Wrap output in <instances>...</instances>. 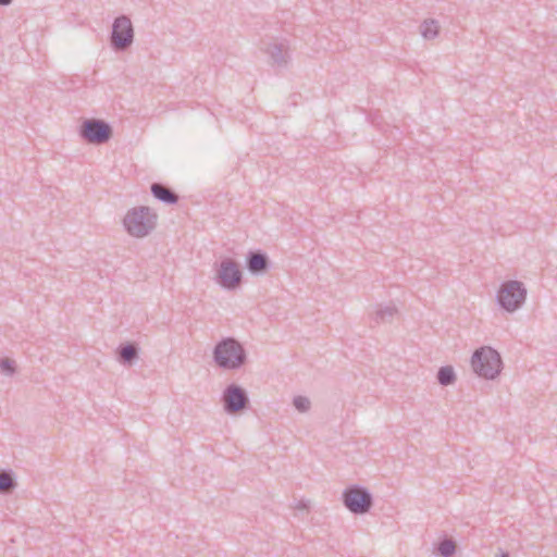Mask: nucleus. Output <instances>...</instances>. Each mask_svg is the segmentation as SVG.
Instances as JSON below:
<instances>
[{
    "label": "nucleus",
    "mask_w": 557,
    "mask_h": 557,
    "mask_svg": "<svg viewBox=\"0 0 557 557\" xmlns=\"http://www.w3.org/2000/svg\"><path fill=\"white\" fill-rule=\"evenodd\" d=\"M222 400L224 410L228 414L243 411L249 405L247 392L234 383L226 386L223 392Z\"/></svg>",
    "instance_id": "obj_9"
},
{
    "label": "nucleus",
    "mask_w": 557,
    "mask_h": 557,
    "mask_svg": "<svg viewBox=\"0 0 557 557\" xmlns=\"http://www.w3.org/2000/svg\"><path fill=\"white\" fill-rule=\"evenodd\" d=\"M437 382L443 386L453 385L456 382V373L451 366L441 367L436 374Z\"/></svg>",
    "instance_id": "obj_16"
},
{
    "label": "nucleus",
    "mask_w": 557,
    "mask_h": 557,
    "mask_svg": "<svg viewBox=\"0 0 557 557\" xmlns=\"http://www.w3.org/2000/svg\"><path fill=\"white\" fill-rule=\"evenodd\" d=\"M503 361L497 350L483 346L474 350L471 367L475 374L486 380H494L502 370Z\"/></svg>",
    "instance_id": "obj_3"
},
{
    "label": "nucleus",
    "mask_w": 557,
    "mask_h": 557,
    "mask_svg": "<svg viewBox=\"0 0 557 557\" xmlns=\"http://www.w3.org/2000/svg\"><path fill=\"white\" fill-rule=\"evenodd\" d=\"M117 361L124 366H132L139 358V347L136 343H123L116 349Z\"/></svg>",
    "instance_id": "obj_12"
},
{
    "label": "nucleus",
    "mask_w": 557,
    "mask_h": 557,
    "mask_svg": "<svg viewBox=\"0 0 557 557\" xmlns=\"http://www.w3.org/2000/svg\"><path fill=\"white\" fill-rule=\"evenodd\" d=\"M215 282L226 290H235L243 282L239 264L232 258L221 260L215 272Z\"/></svg>",
    "instance_id": "obj_6"
},
{
    "label": "nucleus",
    "mask_w": 557,
    "mask_h": 557,
    "mask_svg": "<svg viewBox=\"0 0 557 557\" xmlns=\"http://www.w3.org/2000/svg\"><path fill=\"white\" fill-rule=\"evenodd\" d=\"M398 310L394 305L379 306L372 315V320L376 323H389L397 315Z\"/></svg>",
    "instance_id": "obj_14"
},
{
    "label": "nucleus",
    "mask_w": 557,
    "mask_h": 557,
    "mask_svg": "<svg viewBox=\"0 0 557 557\" xmlns=\"http://www.w3.org/2000/svg\"><path fill=\"white\" fill-rule=\"evenodd\" d=\"M495 557H510L509 554L503 549H498Z\"/></svg>",
    "instance_id": "obj_22"
},
{
    "label": "nucleus",
    "mask_w": 557,
    "mask_h": 557,
    "mask_svg": "<svg viewBox=\"0 0 557 557\" xmlns=\"http://www.w3.org/2000/svg\"><path fill=\"white\" fill-rule=\"evenodd\" d=\"M212 356L215 364L224 370H237L247 361L246 349L234 337H224L219 341Z\"/></svg>",
    "instance_id": "obj_1"
},
{
    "label": "nucleus",
    "mask_w": 557,
    "mask_h": 557,
    "mask_svg": "<svg viewBox=\"0 0 557 557\" xmlns=\"http://www.w3.org/2000/svg\"><path fill=\"white\" fill-rule=\"evenodd\" d=\"M110 41L115 51H124L133 44L134 28L127 15H120L113 21Z\"/></svg>",
    "instance_id": "obj_7"
},
{
    "label": "nucleus",
    "mask_w": 557,
    "mask_h": 557,
    "mask_svg": "<svg viewBox=\"0 0 557 557\" xmlns=\"http://www.w3.org/2000/svg\"><path fill=\"white\" fill-rule=\"evenodd\" d=\"M16 483L11 471L0 470V493H7L15 487Z\"/></svg>",
    "instance_id": "obj_18"
},
{
    "label": "nucleus",
    "mask_w": 557,
    "mask_h": 557,
    "mask_svg": "<svg viewBox=\"0 0 557 557\" xmlns=\"http://www.w3.org/2000/svg\"><path fill=\"white\" fill-rule=\"evenodd\" d=\"M272 60V63L277 66H285L289 60L288 46L285 41L270 42L264 49Z\"/></svg>",
    "instance_id": "obj_11"
},
{
    "label": "nucleus",
    "mask_w": 557,
    "mask_h": 557,
    "mask_svg": "<svg viewBox=\"0 0 557 557\" xmlns=\"http://www.w3.org/2000/svg\"><path fill=\"white\" fill-rule=\"evenodd\" d=\"M152 196L166 205H175L178 201V195L162 183H152L150 186Z\"/></svg>",
    "instance_id": "obj_13"
},
{
    "label": "nucleus",
    "mask_w": 557,
    "mask_h": 557,
    "mask_svg": "<svg viewBox=\"0 0 557 557\" xmlns=\"http://www.w3.org/2000/svg\"><path fill=\"white\" fill-rule=\"evenodd\" d=\"M296 509L298 510H308L309 509V502L301 499L297 503Z\"/></svg>",
    "instance_id": "obj_21"
},
{
    "label": "nucleus",
    "mask_w": 557,
    "mask_h": 557,
    "mask_svg": "<svg viewBox=\"0 0 557 557\" xmlns=\"http://www.w3.org/2000/svg\"><path fill=\"white\" fill-rule=\"evenodd\" d=\"M157 219L158 215L149 207L140 206L126 213L123 224L129 235L141 238L154 230Z\"/></svg>",
    "instance_id": "obj_2"
},
{
    "label": "nucleus",
    "mask_w": 557,
    "mask_h": 557,
    "mask_svg": "<svg viewBox=\"0 0 557 557\" xmlns=\"http://www.w3.org/2000/svg\"><path fill=\"white\" fill-rule=\"evenodd\" d=\"M293 405L299 412H307L311 407V401L308 397L299 395L294 397Z\"/></svg>",
    "instance_id": "obj_19"
},
{
    "label": "nucleus",
    "mask_w": 557,
    "mask_h": 557,
    "mask_svg": "<svg viewBox=\"0 0 557 557\" xmlns=\"http://www.w3.org/2000/svg\"><path fill=\"white\" fill-rule=\"evenodd\" d=\"M457 545L453 539L444 537L436 547L441 557H454Z\"/></svg>",
    "instance_id": "obj_17"
},
{
    "label": "nucleus",
    "mask_w": 557,
    "mask_h": 557,
    "mask_svg": "<svg viewBox=\"0 0 557 557\" xmlns=\"http://www.w3.org/2000/svg\"><path fill=\"white\" fill-rule=\"evenodd\" d=\"M420 34L425 40H432L440 34V23L434 18H426L420 25Z\"/></svg>",
    "instance_id": "obj_15"
},
{
    "label": "nucleus",
    "mask_w": 557,
    "mask_h": 557,
    "mask_svg": "<svg viewBox=\"0 0 557 557\" xmlns=\"http://www.w3.org/2000/svg\"><path fill=\"white\" fill-rule=\"evenodd\" d=\"M246 267L251 274L260 275L269 270L270 259L261 250H250L246 256Z\"/></svg>",
    "instance_id": "obj_10"
},
{
    "label": "nucleus",
    "mask_w": 557,
    "mask_h": 557,
    "mask_svg": "<svg viewBox=\"0 0 557 557\" xmlns=\"http://www.w3.org/2000/svg\"><path fill=\"white\" fill-rule=\"evenodd\" d=\"M12 3V0H0V7H7Z\"/></svg>",
    "instance_id": "obj_23"
},
{
    "label": "nucleus",
    "mask_w": 557,
    "mask_h": 557,
    "mask_svg": "<svg viewBox=\"0 0 557 557\" xmlns=\"http://www.w3.org/2000/svg\"><path fill=\"white\" fill-rule=\"evenodd\" d=\"M79 136L89 144H104L112 137V127L103 120L87 119L79 127Z\"/></svg>",
    "instance_id": "obj_8"
},
{
    "label": "nucleus",
    "mask_w": 557,
    "mask_h": 557,
    "mask_svg": "<svg viewBox=\"0 0 557 557\" xmlns=\"http://www.w3.org/2000/svg\"><path fill=\"white\" fill-rule=\"evenodd\" d=\"M342 499L344 506L355 515H364L373 506L372 494L366 487L358 484L346 487Z\"/></svg>",
    "instance_id": "obj_5"
},
{
    "label": "nucleus",
    "mask_w": 557,
    "mask_h": 557,
    "mask_svg": "<svg viewBox=\"0 0 557 557\" xmlns=\"http://www.w3.org/2000/svg\"><path fill=\"white\" fill-rule=\"evenodd\" d=\"M527 288L522 282L509 280L502 283L496 295V300L502 309L511 313L522 307L527 298Z\"/></svg>",
    "instance_id": "obj_4"
},
{
    "label": "nucleus",
    "mask_w": 557,
    "mask_h": 557,
    "mask_svg": "<svg viewBox=\"0 0 557 557\" xmlns=\"http://www.w3.org/2000/svg\"><path fill=\"white\" fill-rule=\"evenodd\" d=\"M0 371L12 376L15 373V361L10 358L0 359Z\"/></svg>",
    "instance_id": "obj_20"
}]
</instances>
